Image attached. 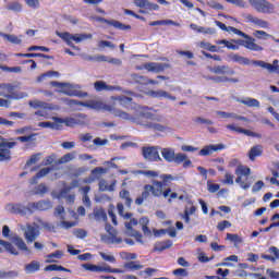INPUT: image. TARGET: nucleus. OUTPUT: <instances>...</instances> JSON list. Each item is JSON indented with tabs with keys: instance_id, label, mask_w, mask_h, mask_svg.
I'll return each mask as SVG.
<instances>
[{
	"instance_id": "15",
	"label": "nucleus",
	"mask_w": 279,
	"mask_h": 279,
	"mask_svg": "<svg viewBox=\"0 0 279 279\" xmlns=\"http://www.w3.org/2000/svg\"><path fill=\"white\" fill-rule=\"evenodd\" d=\"M124 226L129 232V236H134L137 243H143V234L132 228V226H138V220L136 218H132L129 222H125Z\"/></svg>"
},
{
	"instance_id": "27",
	"label": "nucleus",
	"mask_w": 279,
	"mask_h": 279,
	"mask_svg": "<svg viewBox=\"0 0 279 279\" xmlns=\"http://www.w3.org/2000/svg\"><path fill=\"white\" fill-rule=\"evenodd\" d=\"M98 186L100 191H109V193H112V191H114L117 186V180L113 179L111 180V183L108 184V181H106V179H102L99 181Z\"/></svg>"
},
{
	"instance_id": "47",
	"label": "nucleus",
	"mask_w": 279,
	"mask_h": 279,
	"mask_svg": "<svg viewBox=\"0 0 279 279\" xmlns=\"http://www.w3.org/2000/svg\"><path fill=\"white\" fill-rule=\"evenodd\" d=\"M156 25H175L173 20H159L149 23L150 27H156Z\"/></svg>"
},
{
	"instance_id": "29",
	"label": "nucleus",
	"mask_w": 279,
	"mask_h": 279,
	"mask_svg": "<svg viewBox=\"0 0 279 279\" xmlns=\"http://www.w3.org/2000/svg\"><path fill=\"white\" fill-rule=\"evenodd\" d=\"M259 156H263V145L253 146L248 151V159L254 162Z\"/></svg>"
},
{
	"instance_id": "49",
	"label": "nucleus",
	"mask_w": 279,
	"mask_h": 279,
	"mask_svg": "<svg viewBox=\"0 0 279 279\" xmlns=\"http://www.w3.org/2000/svg\"><path fill=\"white\" fill-rule=\"evenodd\" d=\"M199 47H202V49H206V51H211V53L217 52V46L211 45L210 43L201 41Z\"/></svg>"
},
{
	"instance_id": "20",
	"label": "nucleus",
	"mask_w": 279,
	"mask_h": 279,
	"mask_svg": "<svg viewBox=\"0 0 279 279\" xmlns=\"http://www.w3.org/2000/svg\"><path fill=\"white\" fill-rule=\"evenodd\" d=\"M144 69H146V71H149L150 73H162L165 69H169V64L148 62L144 64Z\"/></svg>"
},
{
	"instance_id": "38",
	"label": "nucleus",
	"mask_w": 279,
	"mask_h": 279,
	"mask_svg": "<svg viewBox=\"0 0 279 279\" xmlns=\"http://www.w3.org/2000/svg\"><path fill=\"white\" fill-rule=\"evenodd\" d=\"M120 198L123 199L126 208H132V196H130V191L128 190H121L120 193Z\"/></svg>"
},
{
	"instance_id": "45",
	"label": "nucleus",
	"mask_w": 279,
	"mask_h": 279,
	"mask_svg": "<svg viewBox=\"0 0 279 279\" xmlns=\"http://www.w3.org/2000/svg\"><path fill=\"white\" fill-rule=\"evenodd\" d=\"M227 241H231V243H235V245H239L243 243V238L239 236V234L227 233Z\"/></svg>"
},
{
	"instance_id": "3",
	"label": "nucleus",
	"mask_w": 279,
	"mask_h": 279,
	"mask_svg": "<svg viewBox=\"0 0 279 279\" xmlns=\"http://www.w3.org/2000/svg\"><path fill=\"white\" fill-rule=\"evenodd\" d=\"M229 29L233 32L236 36H241L244 39L236 40V45H240V47H244L245 49H248V51H265V48L258 44H256V38L243 33V31L238 29L233 26H230Z\"/></svg>"
},
{
	"instance_id": "23",
	"label": "nucleus",
	"mask_w": 279,
	"mask_h": 279,
	"mask_svg": "<svg viewBox=\"0 0 279 279\" xmlns=\"http://www.w3.org/2000/svg\"><path fill=\"white\" fill-rule=\"evenodd\" d=\"M238 104H242L243 106H246L247 108H260V101L256 98L246 97L244 99L238 98Z\"/></svg>"
},
{
	"instance_id": "34",
	"label": "nucleus",
	"mask_w": 279,
	"mask_h": 279,
	"mask_svg": "<svg viewBox=\"0 0 279 279\" xmlns=\"http://www.w3.org/2000/svg\"><path fill=\"white\" fill-rule=\"evenodd\" d=\"M171 247H173V241L167 240V241L157 243L154 247V252H165V250H169Z\"/></svg>"
},
{
	"instance_id": "4",
	"label": "nucleus",
	"mask_w": 279,
	"mask_h": 279,
	"mask_svg": "<svg viewBox=\"0 0 279 279\" xmlns=\"http://www.w3.org/2000/svg\"><path fill=\"white\" fill-rule=\"evenodd\" d=\"M236 178L235 183L239 184L244 191H247L252 186L250 175H252V169L245 165H239L234 171Z\"/></svg>"
},
{
	"instance_id": "28",
	"label": "nucleus",
	"mask_w": 279,
	"mask_h": 279,
	"mask_svg": "<svg viewBox=\"0 0 279 279\" xmlns=\"http://www.w3.org/2000/svg\"><path fill=\"white\" fill-rule=\"evenodd\" d=\"M12 243H14L21 252H25L26 254H32V251H29V248L27 247V244H25V241L23 240V238L13 236Z\"/></svg>"
},
{
	"instance_id": "31",
	"label": "nucleus",
	"mask_w": 279,
	"mask_h": 279,
	"mask_svg": "<svg viewBox=\"0 0 279 279\" xmlns=\"http://www.w3.org/2000/svg\"><path fill=\"white\" fill-rule=\"evenodd\" d=\"M253 36L254 38H257V40H269V38H271L272 40H275V43L279 44V39L274 38L272 35H269L265 31H254Z\"/></svg>"
},
{
	"instance_id": "6",
	"label": "nucleus",
	"mask_w": 279,
	"mask_h": 279,
	"mask_svg": "<svg viewBox=\"0 0 279 279\" xmlns=\"http://www.w3.org/2000/svg\"><path fill=\"white\" fill-rule=\"evenodd\" d=\"M82 268L85 269V271H92L93 274H125V270L112 268L108 264L102 266H97L94 264H82Z\"/></svg>"
},
{
	"instance_id": "16",
	"label": "nucleus",
	"mask_w": 279,
	"mask_h": 279,
	"mask_svg": "<svg viewBox=\"0 0 279 279\" xmlns=\"http://www.w3.org/2000/svg\"><path fill=\"white\" fill-rule=\"evenodd\" d=\"M243 19H245L246 23H252L253 25H256V27H260L262 29H269V22L260 20L259 17L254 16L250 13H244Z\"/></svg>"
},
{
	"instance_id": "25",
	"label": "nucleus",
	"mask_w": 279,
	"mask_h": 279,
	"mask_svg": "<svg viewBox=\"0 0 279 279\" xmlns=\"http://www.w3.org/2000/svg\"><path fill=\"white\" fill-rule=\"evenodd\" d=\"M227 130H231V132H238V134H244L245 136H253V137L258 136L253 131L247 130V129H241V128L236 126V124L227 125Z\"/></svg>"
},
{
	"instance_id": "5",
	"label": "nucleus",
	"mask_w": 279,
	"mask_h": 279,
	"mask_svg": "<svg viewBox=\"0 0 279 279\" xmlns=\"http://www.w3.org/2000/svg\"><path fill=\"white\" fill-rule=\"evenodd\" d=\"M57 36L61 38L64 43H66L68 47H71L72 49H75V44L74 43H82L83 40H90L93 38V34H71L69 32L64 33H57Z\"/></svg>"
},
{
	"instance_id": "35",
	"label": "nucleus",
	"mask_w": 279,
	"mask_h": 279,
	"mask_svg": "<svg viewBox=\"0 0 279 279\" xmlns=\"http://www.w3.org/2000/svg\"><path fill=\"white\" fill-rule=\"evenodd\" d=\"M150 95L157 99L165 97L166 99H170L171 101H175V96L167 93L166 90L159 89L157 92H151Z\"/></svg>"
},
{
	"instance_id": "36",
	"label": "nucleus",
	"mask_w": 279,
	"mask_h": 279,
	"mask_svg": "<svg viewBox=\"0 0 279 279\" xmlns=\"http://www.w3.org/2000/svg\"><path fill=\"white\" fill-rule=\"evenodd\" d=\"M0 245L4 247L5 252L9 254H12L13 256H19V252L16 251V247L12 245V243L5 241V240H0Z\"/></svg>"
},
{
	"instance_id": "19",
	"label": "nucleus",
	"mask_w": 279,
	"mask_h": 279,
	"mask_svg": "<svg viewBox=\"0 0 279 279\" xmlns=\"http://www.w3.org/2000/svg\"><path fill=\"white\" fill-rule=\"evenodd\" d=\"M89 219H95V221H104L105 223L108 221V214H106V209L102 207H95L93 213L88 215Z\"/></svg>"
},
{
	"instance_id": "60",
	"label": "nucleus",
	"mask_w": 279,
	"mask_h": 279,
	"mask_svg": "<svg viewBox=\"0 0 279 279\" xmlns=\"http://www.w3.org/2000/svg\"><path fill=\"white\" fill-rule=\"evenodd\" d=\"M26 5H28V8H33V10H38V8H40V1L38 0H24Z\"/></svg>"
},
{
	"instance_id": "59",
	"label": "nucleus",
	"mask_w": 279,
	"mask_h": 279,
	"mask_svg": "<svg viewBox=\"0 0 279 279\" xmlns=\"http://www.w3.org/2000/svg\"><path fill=\"white\" fill-rule=\"evenodd\" d=\"M99 256L102 258V260H107V263H117V258L114 257V255H108L100 252Z\"/></svg>"
},
{
	"instance_id": "30",
	"label": "nucleus",
	"mask_w": 279,
	"mask_h": 279,
	"mask_svg": "<svg viewBox=\"0 0 279 279\" xmlns=\"http://www.w3.org/2000/svg\"><path fill=\"white\" fill-rule=\"evenodd\" d=\"M16 58H45L46 60H53V57L40 52L15 53Z\"/></svg>"
},
{
	"instance_id": "61",
	"label": "nucleus",
	"mask_w": 279,
	"mask_h": 279,
	"mask_svg": "<svg viewBox=\"0 0 279 279\" xmlns=\"http://www.w3.org/2000/svg\"><path fill=\"white\" fill-rule=\"evenodd\" d=\"M222 184H229V185L234 184V175H232V173L230 172H227L225 174V180L222 181Z\"/></svg>"
},
{
	"instance_id": "18",
	"label": "nucleus",
	"mask_w": 279,
	"mask_h": 279,
	"mask_svg": "<svg viewBox=\"0 0 279 279\" xmlns=\"http://www.w3.org/2000/svg\"><path fill=\"white\" fill-rule=\"evenodd\" d=\"M40 236V231L37 229V227H34L32 225L26 226V231L24 233V238L27 243H34L36 239Z\"/></svg>"
},
{
	"instance_id": "11",
	"label": "nucleus",
	"mask_w": 279,
	"mask_h": 279,
	"mask_svg": "<svg viewBox=\"0 0 279 279\" xmlns=\"http://www.w3.org/2000/svg\"><path fill=\"white\" fill-rule=\"evenodd\" d=\"M108 173V169L104 167H96L90 171V175L83 180L84 184H93V182H100L104 175Z\"/></svg>"
},
{
	"instance_id": "10",
	"label": "nucleus",
	"mask_w": 279,
	"mask_h": 279,
	"mask_svg": "<svg viewBox=\"0 0 279 279\" xmlns=\"http://www.w3.org/2000/svg\"><path fill=\"white\" fill-rule=\"evenodd\" d=\"M16 147V142H0V162L12 160L11 149Z\"/></svg>"
},
{
	"instance_id": "43",
	"label": "nucleus",
	"mask_w": 279,
	"mask_h": 279,
	"mask_svg": "<svg viewBox=\"0 0 279 279\" xmlns=\"http://www.w3.org/2000/svg\"><path fill=\"white\" fill-rule=\"evenodd\" d=\"M146 128L148 130H155V132H167V130H169V128L162 125V124H159V123H147L146 124Z\"/></svg>"
},
{
	"instance_id": "37",
	"label": "nucleus",
	"mask_w": 279,
	"mask_h": 279,
	"mask_svg": "<svg viewBox=\"0 0 279 279\" xmlns=\"http://www.w3.org/2000/svg\"><path fill=\"white\" fill-rule=\"evenodd\" d=\"M140 225L142 226V232L145 234V236H151V230H149V218L142 217L140 219Z\"/></svg>"
},
{
	"instance_id": "42",
	"label": "nucleus",
	"mask_w": 279,
	"mask_h": 279,
	"mask_svg": "<svg viewBox=\"0 0 279 279\" xmlns=\"http://www.w3.org/2000/svg\"><path fill=\"white\" fill-rule=\"evenodd\" d=\"M117 210L118 215H120V217H123V219H132V213H125V207L123 206V203L117 204Z\"/></svg>"
},
{
	"instance_id": "58",
	"label": "nucleus",
	"mask_w": 279,
	"mask_h": 279,
	"mask_svg": "<svg viewBox=\"0 0 279 279\" xmlns=\"http://www.w3.org/2000/svg\"><path fill=\"white\" fill-rule=\"evenodd\" d=\"M184 160H186V155L182 153L174 154L173 162H175V165H182Z\"/></svg>"
},
{
	"instance_id": "57",
	"label": "nucleus",
	"mask_w": 279,
	"mask_h": 279,
	"mask_svg": "<svg viewBox=\"0 0 279 279\" xmlns=\"http://www.w3.org/2000/svg\"><path fill=\"white\" fill-rule=\"evenodd\" d=\"M173 276L180 277V278H186L189 276V271L184 268H178L172 271Z\"/></svg>"
},
{
	"instance_id": "44",
	"label": "nucleus",
	"mask_w": 279,
	"mask_h": 279,
	"mask_svg": "<svg viewBox=\"0 0 279 279\" xmlns=\"http://www.w3.org/2000/svg\"><path fill=\"white\" fill-rule=\"evenodd\" d=\"M39 128H49L50 130H62V125L58 122H39Z\"/></svg>"
},
{
	"instance_id": "50",
	"label": "nucleus",
	"mask_w": 279,
	"mask_h": 279,
	"mask_svg": "<svg viewBox=\"0 0 279 279\" xmlns=\"http://www.w3.org/2000/svg\"><path fill=\"white\" fill-rule=\"evenodd\" d=\"M8 10H11V12H22L23 5L20 2H10Z\"/></svg>"
},
{
	"instance_id": "41",
	"label": "nucleus",
	"mask_w": 279,
	"mask_h": 279,
	"mask_svg": "<svg viewBox=\"0 0 279 279\" xmlns=\"http://www.w3.org/2000/svg\"><path fill=\"white\" fill-rule=\"evenodd\" d=\"M44 271H65V274H71V269H68L63 266L51 264L44 268Z\"/></svg>"
},
{
	"instance_id": "21",
	"label": "nucleus",
	"mask_w": 279,
	"mask_h": 279,
	"mask_svg": "<svg viewBox=\"0 0 279 279\" xmlns=\"http://www.w3.org/2000/svg\"><path fill=\"white\" fill-rule=\"evenodd\" d=\"M134 5L144 10H150V12H158V10H160V5L149 2V0H134Z\"/></svg>"
},
{
	"instance_id": "32",
	"label": "nucleus",
	"mask_w": 279,
	"mask_h": 279,
	"mask_svg": "<svg viewBox=\"0 0 279 279\" xmlns=\"http://www.w3.org/2000/svg\"><path fill=\"white\" fill-rule=\"evenodd\" d=\"M113 101H118L119 106H122L123 108H130L132 106L133 99L128 96H118L113 98Z\"/></svg>"
},
{
	"instance_id": "8",
	"label": "nucleus",
	"mask_w": 279,
	"mask_h": 279,
	"mask_svg": "<svg viewBox=\"0 0 279 279\" xmlns=\"http://www.w3.org/2000/svg\"><path fill=\"white\" fill-rule=\"evenodd\" d=\"M5 208L11 215H20L21 217L32 215V203H28L27 206L21 203H9Z\"/></svg>"
},
{
	"instance_id": "52",
	"label": "nucleus",
	"mask_w": 279,
	"mask_h": 279,
	"mask_svg": "<svg viewBox=\"0 0 279 279\" xmlns=\"http://www.w3.org/2000/svg\"><path fill=\"white\" fill-rule=\"evenodd\" d=\"M226 69H227L226 65H217L214 68H209V71L211 73H215L216 75H221V74L226 73Z\"/></svg>"
},
{
	"instance_id": "1",
	"label": "nucleus",
	"mask_w": 279,
	"mask_h": 279,
	"mask_svg": "<svg viewBox=\"0 0 279 279\" xmlns=\"http://www.w3.org/2000/svg\"><path fill=\"white\" fill-rule=\"evenodd\" d=\"M159 179H161V181L153 180L151 184L144 185V191L135 199L136 206H143V203L146 202V199H149L151 196L156 198L163 197L165 199L170 197L168 198L170 204L171 199H178V193L171 192L170 187L165 189V186H169V184H171L175 178H173L172 174H160Z\"/></svg>"
},
{
	"instance_id": "56",
	"label": "nucleus",
	"mask_w": 279,
	"mask_h": 279,
	"mask_svg": "<svg viewBox=\"0 0 279 279\" xmlns=\"http://www.w3.org/2000/svg\"><path fill=\"white\" fill-rule=\"evenodd\" d=\"M40 160V153L34 154L31 158L26 161V167H32V165H36Z\"/></svg>"
},
{
	"instance_id": "26",
	"label": "nucleus",
	"mask_w": 279,
	"mask_h": 279,
	"mask_svg": "<svg viewBox=\"0 0 279 279\" xmlns=\"http://www.w3.org/2000/svg\"><path fill=\"white\" fill-rule=\"evenodd\" d=\"M124 269H122V271H140V269H143V265L137 262V260H132V262H128V263H124L123 265Z\"/></svg>"
},
{
	"instance_id": "7",
	"label": "nucleus",
	"mask_w": 279,
	"mask_h": 279,
	"mask_svg": "<svg viewBox=\"0 0 279 279\" xmlns=\"http://www.w3.org/2000/svg\"><path fill=\"white\" fill-rule=\"evenodd\" d=\"M250 5L253 7L260 14H274L276 7L267 0H247Z\"/></svg>"
},
{
	"instance_id": "64",
	"label": "nucleus",
	"mask_w": 279,
	"mask_h": 279,
	"mask_svg": "<svg viewBox=\"0 0 279 279\" xmlns=\"http://www.w3.org/2000/svg\"><path fill=\"white\" fill-rule=\"evenodd\" d=\"M27 51H46L49 52L50 49L45 46H31L27 48Z\"/></svg>"
},
{
	"instance_id": "22",
	"label": "nucleus",
	"mask_w": 279,
	"mask_h": 279,
	"mask_svg": "<svg viewBox=\"0 0 279 279\" xmlns=\"http://www.w3.org/2000/svg\"><path fill=\"white\" fill-rule=\"evenodd\" d=\"M190 29H193V32H196V34H205L210 36H213V34H217V29L213 27L199 26L195 23L190 24Z\"/></svg>"
},
{
	"instance_id": "51",
	"label": "nucleus",
	"mask_w": 279,
	"mask_h": 279,
	"mask_svg": "<svg viewBox=\"0 0 279 279\" xmlns=\"http://www.w3.org/2000/svg\"><path fill=\"white\" fill-rule=\"evenodd\" d=\"M3 38L5 40H9V43H12V45H21L22 40L19 39L15 35L4 34Z\"/></svg>"
},
{
	"instance_id": "40",
	"label": "nucleus",
	"mask_w": 279,
	"mask_h": 279,
	"mask_svg": "<svg viewBox=\"0 0 279 279\" xmlns=\"http://www.w3.org/2000/svg\"><path fill=\"white\" fill-rule=\"evenodd\" d=\"M26 274H36V271H40V263L37 260H33L25 266Z\"/></svg>"
},
{
	"instance_id": "55",
	"label": "nucleus",
	"mask_w": 279,
	"mask_h": 279,
	"mask_svg": "<svg viewBox=\"0 0 279 279\" xmlns=\"http://www.w3.org/2000/svg\"><path fill=\"white\" fill-rule=\"evenodd\" d=\"M65 95H69V97H88V93H84L80 90H69V92H65Z\"/></svg>"
},
{
	"instance_id": "53",
	"label": "nucleus",
	"mask_w": 279,
	"mask_h": 279,
	"mask_svg": "<svg viewBox=\"0 0 279 279\" xmlns=\"http://www.w3.org/2000/svg\"><path fill=\"white\" fill-rule=\"evenodd\" d=\"M226 228H232V223L228 220H222V221L218 222L217 230H219V232H223V230H226Z\"/></svg>"
},
{
	"instance_id": "17",
	"label": "nucleus",
	"mask_w": 279,
	"mask_h": 279,
	"mask_svg": "<svg viewBox=\"0 0 279 279\" xmlns=\"http://www.w3.org/2000/svg\"><path fill=\"white\" fill-rule=\"evenodd\" d=\"M223 149H226V145L223 144H209L203 147L198 154L199 156H211L215 151H223Z\"/></svg>"
},
{
	"instance_id": "13",
	"label": "nucleus",
	"mask_w": 279,
	"mask_h": 279,
	"mask_svg": "<svg viewBox=\"0 0 279 279\" xmlns=\"http://www.w3.org/2000/svg\"><path fill=\"white\" fill-rule=\"evenodd\" d=\"M53 208V204L49 199H41L38 202L31 203V213L34 215L37 210L43 213L45 210H51Z\"/></svg>"
},
{
	"instance_id": "62",
	"label": "nucleus",
	"mask_w": 279,
	"mask_h": 279,
	"mask_svg": "<svg viewBox=\"0 0 279 279\" xmlns=\"http://www.w3.org/2000/svg\"><path fill=\"white\" fill-rule=\"evenodd\" d=\"M77 186H80V180H73L70 184V186L65 187L64 190L61 191V195L63 193H69V191H71V189H77Z\"/></svg>"
},
{
	"instance_id": "24",
	"label": "nucleus",
	"mask_w": 279,
	"mask_h": 279,
	"mask_svg": "<svg viewBox=\"0 0 279 279\" xmlns=\"http://www.w3.org/2000/svg\"><path fill=\"white\" fill-rule=\"evenodd\" d=\"M232 62H236V64H243L244 66H250V64H254L256 60H250L246 57H242L239 53H233L230 56Z\"/></svg>"
},
{
	"instance_id": "39",
	"label": "nucleus",
	"mask_w": 279,
	"mask_h": 279,
	"mask_svg": "<svg viewBox=\"0 0 279 279\" xmlns=\"http://www.w3.org/2000/svg\"><path fill=\"white\" fill-rule=\"evenodd\" d=\"M62 256H64V253L58 250L54 253H50L46 256V263H58Z\"/></svg>"
},
{
	"instance_id": "12",
	"label": "nucleus",
	"mask_w": 279,
	"mask_h": 279,
	"mask_svg": "<svg viewBox=\"0 0 279 279\" xmlns=\"http://www.w3.org/2000/svg\"><path fill=\"white\" fill-rule=\"evenodd\" d=\"M95 21L97 23H105L106 25H109L110 27H114V29H120V32H125L128 29H132L131 25H125L117 20H107L106 17H96Z\"/></svg>"
},
{
	"instance_id": "63",
	"label": "nucleus",
	"mask_w": 279,
	"mask_h": 279,
	"mask_svg": "<svg viewBox=\"0 0 279 279\" xmlns=\"http://www.w3.org/2000/svg\"><path fill=\"white\" fill-rule=\"evenodd\" d=\"M122 258H124V260H136V253H128V252H123L121 254Z\"/></svg>"
},
{
	"instance_id": "48",
	"label": "nucleus",
	"mask_w": 279,
	"mask_h": 279,
	"mask_svg": "<svg viewBox=\"0 0 279 279\" xmlns=\"http://www.w3.org/2000/svg\"><path fill=\"white\" fill-rule=\"evenodd\" d=\"M94 88L97 93H101V90H108V84L104 81H97L94 83Z\"/></svg>"
},
{
	"instance_id": "46",
	"label": "nucleus",
	"mask_w": 279,
	"mask_h": 279,
	"mask_svg": "<svg viewBox=\"0 0 279 279\" xmlns=\"http://www.w3.org/2000/svg\"><path fill=\"white\" fill-rule=\"evenodd\" d=\"M71 160H75V154L74 153H68L63 155L59 159V165H66V162H71Z\"/></svg>"
},
{
	"instance_id": "9",
	"label": "nucleus",
	"mask_w": 279,
	"mask_h": 279,
	"mask_svg": "<svg viewBox=\"0 0 279 279\" xmlns=\"http://www.w3.org/2000/svg\"><path fill=\"white\" fill-rule=\"evenodd\" d=\"M142 156L148 162H162L158 147L156 146H144L142 147Z\"/></svg>"
},
{
	"instance_id": "2",
	"label": "nucleus",
	"mask_w": 279,
	"mask_h": 279,
	"mask_svg": "<svg viewBox=\"0 0 279 279\" xmlns=\"http://www.w3.org/2000/svg\"><path fill=\"white\" fill-rule=\"evenodd\" d=\"M71 102L75 104L76 106H83L84 108H92L94 110H101V109L107 110V112H112V114H114V117H119V119H124V121H130L131 123H136V118H134L133 116H131L130 113H128L125 111L112 108L111 105H104L96 100H90L87 102L72 100Z\"/></svg>"
},
{
	"instance_id": "54",
	"label": "nucleus",
	"mask_w": 279,
	"mask_h": 279,
	"mask_svg": "<svg viewBox=\"0 0 279 279\" xmlns=\"http://www.w3.org/2000/svg\"><path fill=\"white\" fill-rule=\"evenodd\" d=\"M48 191H49V187H47L45 183H40L36 187L35 195H45V193H48Z\"/></svg>"
},
{
	"instance_id": "33",
	"label": "nucleus",
	"mask_w": 279,
	"mask_h": 279,
	"mask_svg": "<svg viewBox=\"0 0 279 279\" xmlns=\"http://www.w3.org/2000/svg\"><path fill=\"white\" fill-rule=\"evenodd\" d=\"M161 156L166 162H173L175 150L173 148H162Z\"/></svg>"
},
{
	"instance_id": "14",
	"label": "nucleus",
	"mask_w": 279,
	"mask_h": 279,
	"mask_svg": "<svg viewBox=\"0 0 279 279\" xmlns=\"http://www.w3.org/2000/svg\"><path fill=\"white\" fill-rule=\"evenodd\" d=\"M80 117H82L81 114L76 116L75 118H58V117H53V121L56 123H64V125H66V128H75V125H84V121H82L80 119Z\"/></svg>"
}]
</instances>
